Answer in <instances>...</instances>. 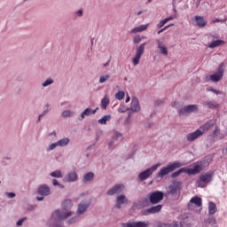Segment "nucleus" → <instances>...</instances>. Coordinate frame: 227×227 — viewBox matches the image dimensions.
Returning a JSON list of instances; mask_svg holds the SVG:
<instances>
[{"mask_svg": "<svg viewBox=\"0 0 227 227\" xmlns=\"http://www.w3.org/2000/svg\"><path fill=\"white\" fill-rule=\"evenodd\" d=\"M74 207L71 200H66L62 203L63 210L57 209L52 215L50 219V227H63L60 221L63 219H68V217L72 216V211L70 208Z\"/></svg>", "mask_w": 227, "mask_h": 227, "instance_id": "1", "label": "nucleus"}, {"mask_svg": "<svg viewBox=\"0 0 227 227\" xmlns=\"http://www.w3.org/2000/svg\"><path fill=\"white\" fill-rule=\"evenodd\" d=\"M182 166H185V163H182L180 161H175L173 163L168 164L167 167L162 168L158 173V176H166V175H169V173L177 169V168H182Z\"/></svg>", "mask_w": 227, "mask_h": 227, "instance_id": "2", "label": "nucleus"}, {"mask_svg": "<svg viewBox=\"0 0 227 227\" xmlns=\"http://www.w3.org/2000/svg\"><path fill=\"white\" fill-rule=\"evenodd\" d=\"M159 166H160V164L158 163L156 165H153L150 168H147L146 170L142 171L138 175L139 180H141V182H145V180H146V178H150V176H152V175H153V172L157 171V168H159Z\"/></svg>", "mask_w": 227, "mask_h": 227, "instance_id": "3", "label": "nucleus"}, {"mask_svg": "<svg viewBox=\"0 0 227 227\" xmlns=\"http://www.w3.org/2000/svg\"><path fill=\"white\" fill-rule=\"evenodd\" d=\"M164 200V192H153L150 193L149 196V200L150 203H152L153 205H157V203H160V201H162Z\"/></svg>", "mask_w": 227, "mask_h": 227, "instance_id": "4", "label": "nucleus"}, {"mask_svg": "<svg viewBox=\"0 0 227 227\" xmlns=\"http://www.w3.org/2000/svg\"><path fill=\"white\" fill-rule=\"evenodd\" d=\"M145 45H146V43L140 44L139 47L137 48L136 55L132 59V63L134 67H137V65H139V61L141 60V56L145 54Z\"/></svg>", "mask_w": 227, "mask_h": 227, "instance_id": "5", "label": "nucleus"}, {"mask_svg": "<svg viewBox=\"0 0 227 227\" xmlns=\"http://www.w3.org/2000/svg\"><path fill=\"white\" fill-rule=\"evenodd\" d=\"M212 180H214V172L210 171L203 175H200V178L197 180V183L199 184L200 187H203V185H201V183L210 184Z\"/></svg>", "mask_w": 227, "mask_h": 227, "instance_id": "6", "label": "nucleus"}, {"mask_svg": "<svg viewBox=\"0 0 227 227\" xmlns=\"http://www.w3.org/2000/svg\"><path fill=\"white\" fill-rule=\"evenodd\" d=\"M191 113H198V106L196 105H188L178 111L179 116H184V114H191Z\"/></svg>", "mask_w": 227, "mask_h": 227, "instance_id": "7", "label": "nucleus"}, {"mask_svg": "<svg viewBox=\"0 0 227 227\" xmlns=\"http://www.w3.org/2000/svg\"><path fill=\"white\" fill-rule=\"evenodd\" d=\"M224 74V69L223 68V66H220L217 69L216 74H211L209 77L213 82H219L223 79V75Z\"/></svg>", "mask_w": 227, "mask_h": 227, "instance_id": "8", "label": "nucleus"}, {"mask_svg": "<svg viewBox=\"0 0 227 227\" xmlns=\"http://www.w3.org/2000/svg\"><path fill=\"white\" fill-rule=\"evenodd\" d=\"M215 123H217V121L211 119L207 121L204 125L200 126L199 130H201L202 134H205V132H208V130H210V129H212Z\"/></svg>", "mask_w": 227, "mask_h": 227, "instance_id": "9", "label": "nucleus"}, {"mask_svg": "<svg viewBox=\"0 0 227 227\" xmlns=\"http://www.w3.org/2000/svg\"><path fill=\"white\" fill-rule=\"evenodd\" d=\"M186 173L187 175H198L200 173H201V171H203V168L201 167L200 164H199L198 162L193 163V168H186Z\"/></svg>", "mask_w": 227, "mask_h": 227, "instance_id": "10", "label": "nucleus"}, {"mask_svg": "<svg viewBox=\"0 0 227 227\" xmlns=\"http://www.w3.org/2000/svg\"><path fill=\"white\" fill-rule=\"evenodd\" d=\"M125 191V186L123 184H116L112 189L107 192L108 196H113L114 194H120Z\"/></svg>", "mask_w": 227, "mask_h": 227, "instance_id": "11", "label": "nucleus"}, {"mask_svg": "<svg viewBox=\"0 0 227 227\" xmlns=\"http://www.w3.org/2000/svg\"><path fill=\"white\" fill-rule=\"evenodd\" d=\"M122 227H148L150 226V222H132L127 223H121Z\"/></svg>", "mask_w": 227, "mask_h": 227, "instance_id": "12", "label": "nucleus"}, {"mask_svg": "<svg viewBox=\"0 0 227 227\" xmlns=\"http://www.w3.org/2000/svg\"><path fill=\"white\" fill-rule=\"evenodd\" d=\"M201 136H203V132L201 131V129H197L196 131H194L192 133H189L186 136V139L190 143H192V141H195V139H198V137H201Z\"/></svg>", "mask_w": 227, "mask_h": 227, "instance_id": "13", "label": "nucleus"}, {"mask_svg": "<svg viewBox=\"0 0 227 227\" xmlns=\"http://www.w3.org/2000/svg\"><path fill=\"white\" fill-rule=\"evenodd\" d=\"M129 200L125 197V195H119L116 199V208H121V205H128Z\"/></svg>", "mask_w": 227, "mask_h": 227, "instance_id": "14", "label": "nucleus"}, {"mask_svg": "<svg viewBox=\"0 0 227 227\" xmlns=\"http://www.w3.org/2000/svg\"><path fill=\"white\" fill-rule=\"evenodd\" d=\"M130 109L135 113L141 111V106H139V100L137 98H132Z\"/></svg>", "mask_w": 227, "mask_h": 227, "instance_id": "15", "label": "nucleus"}, {"mask_svg": "<svg viewBox=\"0 0 227 227\" xmlns=\"http://www.w3.org/2000/svg\"><path fill=\"white\" fill-rule=\"evenodd\" d=\"M90 204H91L90 201H88L86 203H80L78 205L77 215H81V214H84V212L88 210V207H90Z\"/></svg>", "mask_w": 227, "mask_h": 227, "instance_id": "16", "label": "nucleus"}, {"mask_svg": "<svg viewBox=\"0 0 227 227\" xmlns=\"http://www.w3.org/2000/svg\"><path fill=\"white\" fill-rule=\"evenodd\" d=\"M38 193L41 194V196H49V194H51V188H49L47 184L41 185L38 188Z\"/></svg>", "mask_w": 227, "mask_h": 227, "instance_id": "17", "label": "nucleus"}, {"mask_svg": "<svg viewBox=\"0 0 227 227\" xmlns=\"http://www.w3.org/2000/svg\"><path fill=\"white\" fill-rule=\"evenodd\" d=\"M98 111V107H97L95 110H92L91 108H86L83 113L81 114V119L84 120L85 116H90V114H95Z\"/></svg>", "mask_w": 227, "mask_h": 227, "instance_id": "18", "label": "nucleus"}, {"mask_svg": "<svg viewBox=\"0 0 227 227\" xmlns=\"http://www.w3.org/2000/svg\"><path fill=\"white\" fill-rule=\"evenodd\" d=\"M158 43V49L163 54V56H168V48L164 45V43L160 42V40H156Z\"/></svg>", "mask_w": 227, "mask_h": 227, "instance_id": "19", "label": "nucleus"}, {"mask_svg": "<svg viewBox=\"0 0 227 227\" xmlns=\"http://www.w3.org/2000/svg\"><path fill=\"white\" fill-rule=\"evenodd\" d=\"M170 194H176L180 191V183H174L168 187Z\"/></svg>", "mask_w": 227, "mask_h": 227, "instance_id": "20", "label": "nucleus"}, {"mask_svg": "<svg viewBox=\"0 0 227 227\" xmlns=\"http://www.w3.org/2000/svg\"><path fill=\"white\" fill-rule=\"evenodd\" d=\"M195 22L197 26H199V27H205L207 26V21L205 20V18L201 16H196Z\"/></svg>", "mask_w": 227, "mask_h": 227, "instance_id": "21", "label": "nucleus"}, {"mask_svg": "<svg viewBox=\"0 0 227 227\" xmlns=\"http://www.w3.org/2000/svg\"><path fill=\"white\" fill-rule=\"evenodd\" d=\"M203 106L207 107V109H217V107H219V104L215 101H206L203 103Z\"/></svg>", "mask_w": 227, "mask_h": 227, "instance_id": "22", "label": "nucleus"}, {"mask_svg": "<svg viewBox=\"0 0 227 227\" xmlns=\"http://www.w3.org/2000/svg\"><path fill=\"white\" fill-rule=\"evenodd\" d=\"M224 43H226V42L223 41V40H216V41H213L209 45V49H215V47H220V45H224Z\"/></svg>", "mask_w": 227, "mask_h": 227, "instance_id": "23", "label": "nucleus"}, {"mask_svg": "<svg viewBox=\"0 0 227 227\" xmlns=\"http://www.w3.org/2000/svg\"><path fill=\"white\" fill-rule=\"evenodd\" d=\"M162 209V205H157L147 209L148 214H157Z\"/></svg>", "mask_w": 227, "mask_h": 227, "instance_id": "24", "label": "nucleus"}, {"mask_svg": "<svg viewBox=\"0 0 227 227\" xmlns=\"http://www.w3.org/2000/svg\"><path fill=\"white\" fill-rule=\"evenodd\" d=\"M67 182H75L77 180V173L76 172H70L66 176Z\"/></svg>", "mask_w": 227, "mask_h": 227, "instance_id": "25", "label": "nucleus"}, {"mask_svg": "<svg viewBox=\"0 0 227 227\" xmlns=\"http://www.w3.org/2000/svg\"><path fill=\"white\" fill-rule=\"evenodd\" d=\"M190 201H191V203H193L197 207H201V205H202V200H201V198H200L198 196L192 197Z\"/></svg>", "mask_w": 227, "mask_h": 227, "instance_id": "26", "label": "nucleus"}, {"mask_svg": "<svg viewBox=\"0 0 227 227\" xmlns=\"http://www.w3.org/2000/svg\"><path fill=\"white\" fill-rule=\"evenodd\" d=\"M208 212L211 215H214V214H215V212H217V206H215V203L209 202Z\"/></svg>", "mask_w": 227, "mask_h": 227, "instance_id": "27", "label": "nucleus"}, {"mask_svg": "<svg viewBox=\"0 0 227 227\" xmlns=\"http://www.w3.org/2000/svg\"><path fill=\"white\" fill-rule=\"evenodd\" d=\"M98 121L100 125H106L107 121H111V115H104Z\"/></svg>", "mask_w": 227, "mask_h": 227, "instance_id": "28", "label": "nucleus"}, {"mask_svg": "<svg viewBox=\"0 0 227 227\" xmlns=\"http://www.w3.org/2000/svg\"><path fill=\"white\" fill-rule=\"evenodd\" d=\"M169 20H173V16H170V17L166 18L165 20L160 21V23L157 25V27L158 28L164 27V26H166V24L168 22H169Z\"/></svg>", "mask_w": 227, "mask_h": 227, "instance_id": "29", "label": "nucleus"}, {"mask_svg": "<svg viewBox=\"0 0 227 227\" xmlns=\"http://www.w3.org/2000/svg\"><path fill=\"white\" fill-rule=\"evenodd\" d=\"M109 97L106 96L102 100H101V107L103 109H107V106H109Z\"/></svg>", "mask_w": 227, "mask_h": 227, "instance_id": "30", "label": "nucleus"}, {"mask_svg": "<svg viewBox=\"0 0 227 227\" xmlns=\"http://www.w3.org/2000/svg\"><path fill=\"white\" fill-rule=\"evenodd\" d=\"M68 143H70V138H68V137L62 138L57 142L59 146H67V145H68Z\"/></svg>", "mask_w": 227, "mask_h": 227, "instance_id": "31", "label": "nucleus"}, {"mask_svg": "<svg viewBox=\"0 0 227 227\" xmlns=\"http://www.w3.org/2000/svg\"><path fill=\"white\" fill-rule=\"evenodd\" d=\"M182 173H186L185 168H180L177 171L172 173L171 178H176L177 176H180Z\"/></svg>", "mask_w": 227, "mask_h": 227, "instance_id": "32", "label": "nucleus"}, {"mask_svg": "<svg viewBox=\"0 0 227 227\" xmlns=\"http://www.w3.org/2000/svg\"><path fill=\"white\" fill-rule=\"evenodd\" d=\"M95 176V174H93L92 172H89L87 174H85L84 177H83V182H91V180H93Z\"/></svg>", "mask_w": 227, "mask_h": 227, "instance_id": "33", "label": "nucleus"}, {"mask_svg": "<svg viewBox=\"0 0 227 227\" xmlns=\"http://www.w3.org/2000/svg\"><path fill=\"white\" fill-rule=\"evenodd\" d=\"M51 176H53V178H63V175L59 170H55L51 172Z\"/></svg>", "mask_w": 227, "mask_h": 227, "instance_id": "34", "label": "nucleus"}, {"mask_svg": "<svg viewBox=\"0 0 227 227\" xmlns=\"http://www.w3.org/2000/svg\"><path fill=\"white\" fill-rule=\"evenodd\" d=\"M83 13H84V12L82 11V9H80L74 12L73 17H74V19H79L80 17H82L83 15Z\"/></svg>", "mask_w": 227, "mask_h": 227, "instance_id": "35", "label": "nucleus"}, {"mask_svg": "<svg viewBox=\"0 0 227 227\" xmlns=\"http://www.w3.org/2000/svg\"><path fill=\"white\" fill-rule=\"evenodd\" d=\"M115 98L117 100H123V98H125V92L124 91H118L115 94Z\"/></svg>", "mask_w": 227, "mask_h": 227, "instance_id": "36", "label": "nucleus"}, {"mask_svg": "<svg viewBox=\"0 0 227 227\" xmlns=\"http://www.w3.org/2000/svg\"><path fill=\"white\" fill-rule=\"evenodd\" d=\"M109 79H111V75L109 74L102 75L99 77V82L102 84L106 82V81H109Z\"/></svg>", "mask_w": 227, "mask_h": 227, "instance_id": "37", "label": "nucleus"}, {"mask_svg": "<svg viewBox=\"0 0 227 227\" xmlns=\"http://www.w3.org/2000/svg\"><path fill=\"white\" fill-rule=\"evenodd\" d=\"M219 132H221V129H219V127L216 126L213 130V137H217V136H219Z\"/></svg>", "mask_w": 227, "mask_h": 227, "instance_id": "38", "label": "nucleus"}, {"mask_svg": "<svg viewBox=\"0 0 227 227\" xmlns=\"http://www.w3.org/2000/svg\"><path fill=\"white\" fill-rule=\"evenodd\" d=\"M71 114H72V112H70V110H66L62 113L63 118H68L70 117Z\"/></svg>", "mask_w": 227, "mask_h": 227, "instance_id": "39", "label": "nucleus"}, {"mask_svg": "<svg viewBox=\"0 0 227 227\" xmlns=\"http://www.w3.org/2000/svg\"><path fill=\"white\" fill-rule=\"evenodd\" d=\"M52 82H54L52 79H48L43 83V86L45 88L46 86H50V84H52Z\"/></svg>", "mask_w": 227, "mask_h": 227, "instance_id": "40", "label": "nucleus"}, {"mask_svg": "<svg viewBox=\"0 0 227 227\" xmlns=\"http://www.w3.org/2000/svg\"><path fill=\"white\" fill-rule=\"evenodd\" d=\"M45 108H46V111H44L43 114L39 115L38 121H40L42 120V118H43V116H45V114H47V112L49 111V106H46Z\"/></svg>", "mask_w": 227, "mask_h": 227, "instance_id": "41", "label": "nucleus"}, {"mask_svg": "<svg viewBox=\"0 0 227 227\" xmlns=\"http://www.w3.org/2000/svg\"><path fill=\"white\" fill-rule=\"evenodd\" d=\"M148 26H149V24L140 25L137 27H134V29H148Z\"/></svg>", "mask_w": 227, "mask_h": 227, "instance_id": "42", "label": "nucleus"}, {"mask_svg": "<svg viewBox=\"0 0 227 227\" xmlns=\"http://www.w3.org/2000/svg\"><path fill=\"white\" fill-rule=\"evenodd\" d=\"M134 43H139L141 42V37L139 35H136L133 39Z\"/></svg>", "mask_w": 227, "mask_h": 227, "instance_id": "43", "label": "nucleus"}, {"mask_svg": "<svg viewBox=\"0 0 227 227\" xmlns=\"http://www.w3.org/2000/svg\"><path fill=\"white\" fill-rule=\"evenodd\" d=\"M207 223L208 224H215V218L214 216L208 218Z\"/></svg>", "mask_w": 227, "mask_h": 227, "instance_id": "44", "label": "nucleus"}, {"mask_svg": "<svg viewBox=\"0 0 227 227\" xmlns=\"http://www.w3.org/2000/svg\"><path fill=\"white\" fill-rule=\"evenodd\" d=\"M212 22H213V24H215V22H222L223 24H224V20L216 18V19L213 20Z\"/></svg>", "mask_w": 227, "mask_h": 227, "instance_id": "45", "label": "nucleus"}, {"mask_svg": "<svg viewBox=\"0 0 227 227\" xmlns=\"http://www.w3.org/2000/svg\"><path fill=\"white\" fill-rule=\"evenodd\" d=\"M27 218L24 217V218H21L20 219L18 222H17V226H22V223H24V221L26 220Z\"/></svg>", "mask_w": 227, "mask_h": 227, "instance_id": "46", "label": "nucleus"}, {"mask_svg": "<svg viewBox=\"0 0 227 227\" xmlns=\"http://www.w3.org/2000/svg\"><path fill=\"white\" fill-rule=\"evenodd\" d=\"M57 146H59L58 142L51 144L49 147V150H54Z\"/></svg>", "mask_w": 227, "mask_h": 227, "instance_id": "47", "label": "nucleus"}, {"mask_svg": "<svg viewBox=\"0 0 227 227\" xmlns=\"http://www.w3.org/2000/svg\"><path fill=\"white\" fill-rule=\"evenodd\" d=\"M6 196L10 199L15 198V193L14 192H6Z\"/></svg>", "mask_w": 227, "mask_h": 227, "instance_id": "48", "label": "nucleus"}, {"mask_svg": "<svg viewBox=\"0 0 227 227\" xmlns=\"http://www.w3.org/2000/svg\"><path fill=\"white\" fill-rule=\"evenodd\" d=\"M208 91H212L213 93H215V95H221V91L215 90V89H210L208 90Z\"/></svg>", "mask_w": 227, "mask_h": 227, "instance_id": "49", "label": "nucleus"}, {"mask_svg": "<svg viewBox=\"0 0 227 227\" xmlns=\"http://www.w3.org/2000/svg\"><path fill=\"white\" fill-rule=\"evenodd\" d=\"M115 138L120 139V141H121V139H123V137L120 133H115Z\"/></svg>", "mask_w": 227, "mask_h": 227, "instance_id": "50", "label": "nucleus"}, {"mask_svg": "<svg viewBox=\"0 0 227 227\" xmlns=\"http://www.w3.org/2000/svg\"><path fill=\"white\" fill-rule=\"evenodd\" d=\"M173 12H174V15L172 16L173 17V19H176V13H177V11H176V7H173Z\"/></svg>", "mask_w": 227, "mask_h": 227, "instance_id": "51", "label": "nucleus"}, {"mask_svg": "<svg viewBox=\"0 0 227 227\" xmlns=\"http://www.w3.org/2000/svg\"><path fill=\"white\" fill-rule=\"evenodd\" d=\"M52 184L53 185H59V187H63V185L59 184V183L56 179L52 180Z\"/></svg>", "mask_w": 227, "mask_h": 227, "instance_id": "52", "label": "nucleus"}, {"mask_svg": "<svg viewBox=\"0 0 227 227\" xmlns=\"http://www.w3.org/2000/svg\"><path fill=\"white\" fill-rule=\"evenodd\" d=\"M75 221H77V218H72L71 220H69V224H73V223H75Z\"/></svg>", "mask_w": 227, "mask_h": 227, "instance_id": "53", "label": "nucleus"}, {"mask_svg": "<svg viewBox=\"0 0 227 227\" xmlns=\"http://www.w3.org/2000/svg\"><path fill=\"white\" fill-rule=\"evenodd\" d=\"M141 31H143V29H134L132 33H141Z\"/></svg>", "mask_w": 227, "mask_h": 227, "instance_id": "54", "label": "nucleus"}, {"mask_svg": "<svg viewBox=\"0 0 227 227\" xmlns=\"http://www.w3.org/2000/svg\"><path fill=\"white\" fill-rule=\"evenodd\" d=\"M129 102H130V97L128 96V97L126 98V103H129Z\"/></svg>", "mask_w": 227, "mask_h": 227, "instance_id": "55", "label": "nucleus"}, {"mask_svg": "<svg viewBox=\"0 0 227 227\" xmlns=\"http://www.w3.org/2000/svg\"><path fill=\"white\" fill-rule=\"evenodd\" d=\"M141 13H143V11H139V12H136V15L139 16V15H141Z\"/></svg>", "mask_w": 227, "mask_h": 227, "instance_id": "56", "label": "nucleus"}, {"mask_svg": "<svg viewBox=\"0 0 227 227\" xmlns=\"http://www.w3.org/2000/svg\"><path fill=\"white\" fill-rule=\"evenodd\" d=\"M37 200H38V201L43 200V197H37Z\"/></svg>", "mask_w": 227, "mask_h": 227, "instance_id": "57", "label": "nucleus"}, {"mask_svg": "<svg viewBox=\"0 0 227 227\" xmlns=\"http://www.w3.org/2000/svg\"><path fill=\"white\" fill-rule=\"evenodd\" d=\"M111 60H108L106 64H104V67H108Z\"/></svg>", "mask_w": 227, "mask_h": 227, "instance_id": "58", "label": "nucleus"}, {"mask_svg": "<svg viewBox=\"0 0 227 227\" xmlns=\"http://www.w3.org/2000/svg\"><path fill=\"white\" fill-rule=\"evenodd\" d=\"M169 26H173V24L165 26V27H163V29H168V27H169Z\"/></svg>", "mask_w": 227, "mask_h": 227, "instance_id": "59", "label": "nucleus"}, {"mask_svg": "<svg viewBox=\"0 0 227 227\" xmlns=\"http://www.w3.org/2000/svg\"><path fill=\"white\" fill-rule=\"evenodd\" d=\"M162 31H164V29H161L158 32V35H160V33H162Z\"/></svg>", "mask_w": 227, "mask_h": 227, "instance_id": "60", "label": "nucleus"}, {"mask_svg": "<svg viewBox=\"0 0 227 227\" xmlns=\"http://www.w3.org/2000/svg\"><path fill=\"white\" fill-rule=\"evenodd\" d=\"M148 3H153V0H147Z\"/></svg>", "mask_w": 227, "mask_h": 227, "instance_id": "61", "label": "nucleus"}, {"mask_svg": "<svg viewBox=\"0 0 227 227\" xmlns=\"http://www.w3.org/2000/svg\"><path fill=\"white\" fill-rule=\"evenodd\" d=\"M53 136H56V132H53Z\"/></svg>", "mask_w": 227, "mask_h": 227, "instance_id": "62", "label": "nucleus"}, {"mask_svg": "<svg viewBox=\"0 0 227 227\" xmlns=\"http://www.w3.org/2000/svg\"><path fill=\"white\" fill-rule=\"evenodd\" d=\"M91 43H93V39L91 40Z\"/></svg>", "mask_w": 227, "mask_h": 227, "instance_id": "63", "label": "nucleus"}, {"mask_svg": "<svg viewBox=\"0 0 227 227\" xmlns=\"http://www.w3.org/2000/svg\"><path fill=\"white\" fill-rule=\"evenodd\" d=\"M121 113H125L124 111H121Z\"/></svg>", "mask_w": 227, "mask_h": 227, "instance_id": "64", "label": "nucleus"}]
</instances>
